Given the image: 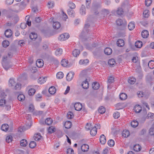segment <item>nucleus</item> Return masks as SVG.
I'll return each mask as SVG.
<instances>
[{
	"mask_svg": "<svg viewBox=\"0 0 154 154\" xmlns=\"http://www.w3.org/2000/svg\"><path fill=\"white\" fill-rule=\"evenodd\" d=\"M138 125V122L136 120H134L131 123V125L133 128L137 127Z\"/></svg>",
	"mask_w": 154,
	"mask_h": 154,
	"instance_id": "79ce46f5",
	"label": "nucleus"
},
{
	"mask_svg": "<svg viewBox=\"0 0 154 154\" xmlns=\"http://www.w3.org/2000/svg\"><path fill=\"white\" fill-rule=\"evenodd\" d=\"M29 37L31 39L35 40L37 38V35L36 33L32 32L30 34Z\"/></svg>",
	"mask_w": 154,
	"mask_h": 154,
	"instance_id": "9b49d317",
	"label": "nucleus"
},
{
	"mask_svg": "<svg viewBox=\"0 0 154 154\" xmlns=\"http://www.w3.org/2000/svg\"><path fill=\"white\" fill-rule=\"evenodd\" d=\"M114 82V78L112 76H110L109 77L108 79L107 83H108V86H107V88H111V86L110 85V84L113 83Z\"/></svg>",
	"mask_w": 154,
	"mask_h": 154,
	"instance_id": "20e7f679",
	"label": "nucleus"
},
{
	"mask_svg": "<svg viewBox=\"0 0 154 154\" xmlns=\"http://www.w3.org/2000/svg\"><path fill=\"white\" fill-rule=\"evenodd\" d=\"M116 23L118 25L121 26L123 24V21L122 20L119 19L116 20Z\"/></svg>",
	"mask_w": 154,
	"mask_h": 154,
	"instance_id": "052dcab7",
	"label": "nucleus"
},
{
	"mask_svg": "<svg viewBox=\"0 0 154 154\" xmlns=\"http://www.w3.org/2000/svg\"><path fill=\"white\" fill-rule=\"evenodd\" d=\"M80 53L79 50L75 49L72 52V54L74 56L77 57Z\"/></svg>",
	"mask_w": 154,
	"mask_h": 154,
	"instance_id": "72a5a7b5",
	"label": "nucleus"
},
{
	"mask_svg": "<svg viewBox=\"0 0 154 154\" xmlns=\"http://www.w3.org/2000/svg\"><path fill=\"white\" fill-rule=\"evenodd\" d=\"M14 87L15 89L19 90L20 89L21 85L17 83H16Z\"/></svg>",
	"mask_w": 154,
	"mask_h": 154,
	"instance_id": "6e6d98bb",
	"label": "nucleus"
},
{
	"mask_svg": "<svg viewBox=\"0 0 154 154\" xmlns=\"http://www.w3.org/2000/svg\"><path fill=\"white\" fill-rule=\"evenodd\" d=\"M72 125V123L69 121H67L64 124V126L66 128H70Z\"/></svg>",
	"mask_w": 154,
	"mask_h": 154,
	"instance_id": "393cba45",
	"label": "nucleus"
},
{
	"mask_svg": "<svg viewBox=\"0 0 154 154\" xmlns=\"http://www.w3.org/2000/svg\"><path fill=\"white\" fill-rule=\"evenodd\" d=\"M135 24L134 22H131L128 25V29L130 30H133L135 28Z\"/></svg>",
	"mask_w": 154,
	"mask_h": 154,
	"instance_id": "412c9836",
	"label": "nucleus"
},
{
	"mask_svg": "<svg viewBox=\"0 0 154 154\" xmlns=\"http://www.w3.org/2000/svg\"><path fill=\"white\" fill-rule=\"evenodd\" d=\"M117 45L119 47H122L125 44L124 41L122 39H119L117 42Z\"/></svg>",
	"mask_w": 154,
	"mask_h": 154,
	"instance_id": "f8f14e48",
	"label": "nucleus"
},
{
	"mask_svg": "<svg viewBox=\"0 0 154 154\" xmlns=\"http://www.w3.org/2000/svg\"><path fill=\"white\" fill-rule=\"evenodd\" d=\"M35 92V90L34 88L30 89L28 91V93L29 96L33 95Z\"/></svg>",
	"mask_w": 154,
	"mask_h": 154,
	"instance_id": "ea45409f",
	"label": "nucleus"
},
{
	"mask_svg": "<svg viewBox=\"0 0 154 154\" xmlns=\"http://www.w3.org/2000/svg\"><path fill=\"white\" fill-rule=\"evenodd\" d=\"M142 45V43L140 41H137L135 43V46L137 48H140Z\"/></svg>",
	"mask_w": 154,
	"mask_h": 154,
	"instance_id": "4c0bfd02",
	"label": "nucleus"
},
{
	"mask_svg": "<svg viewBox=\"0 0 154 154\" xmlns=\"http://www.w3.org/2000/svg\"><path fill=\"white\" fill-rule=\"evenodd\" d=\"M141 148V146L138 144H135L133 147L134 150L136 152H138L140 151Z\"/></svg>",
	"mask_w": 154,
	"mask_h": 154,
	"instance_id": "6ab92c4d",
	"label": "nucleus"
},
{
	"mask_svg": "<svg viewBox=\"0 0 154 154\" xmlns=\"http://www.w3.org/2000/svg\"><path fill=\"white\" fill-rule=\"evenodd\" d=\"M12 55L11 54H8L7 55H5L3 56L2 57L3 62H6L7 60L8 59V57H11Z\"/></svg>",
	"mask_w": 154,
	"mask_h": 154,
	"instance_id": "ddd939ff",
	"label": "nucleus"
},
{
	"mask_svg": "<svg viewBox=\"0 0 154 154\" xmlns=\"http://www.w3.org/2000/svg\"><path fill=\"white\" fill-rule=\"evenodd\" d=\"M36 64L37 66L40 68L43 66L44 63L42 60L39 59L36 61Z\"/></svg>",
	"mask_w": 154,
	"mask_h": 154,
	"instance_id": "a211bd4d",
	"label": "nucleus"
},
{
	"mask_svg": "<svg viewBox=\"0 0 154 154\" xmlns=\"http://www.w3.org/2000/svg\"><path fill=\"white\" fill-rule=\"evenodd\" d=\"M74 107L76 110L79 111L82 109V105L80 103H76L74 104Z\"/></svg>",
	"mask_w": 154,
	"mask_h": 154,
	"instance_id": "0eeeda50",
	"label": "nucleus"
},
{
	"mask_svg": "<svg viewBox=\"0 0 154 154\" xmlns=\"http://www.w3.org/2000/svg\"><path fill=\"white\" fill-rule=\"evenodd\" d=\"M119 113L118 112H115L113 114V117L115 119H118L120 116Z\"/></svg>",
	"mask_w": 154,
	"mask_h": 154,
	"instance_id": "bf43d9fd",
	"label": "nucleus"
},
{
	"mask_svg": "<svg viewBox=\"0 0 154 154\" xmlns=\"http://www.w3.org/2000/svg\"><path fill=\"white\" fill-rule=\"evenodd\" d=\"M68 15L70 16H72L74 13V11L72 9H69L67 11Z\"/></svg>",
	"mask_w": 154,
	"mask_h": 154,
	"instance_id": "338daca9",
	"label": "nucleus"
},
{
	"mask_svg": "<svg viewBox=\"0 0 154 154\" xmlns=\"http://www.w3.org/2000/svg\"><path fill=\"white\" fill-rule=\"evenodd\" d=\"M67 154H73L74 151L72 149L69 148L67 149Z\"/></svg>",
	"mask_w": 154,
	"mask_h": 154,
	"instance_id": "4d7b16f0",
	"label": "nucleus"
},
{
	"mask_svg": "<svg viewBox=\"0 0 154 154\" xmlns=\"http://www.w3.org/2000/svg\"><path fill=\"white\" fill-rule=\"evenodd\" d=\"M89 62V60L88 59H85V60H81L79 61V63L80 65L85 64L86 65Z\"/></svg>",
	"mask_w": 154,
	"mask_h": 154,
	"instance_id": "c9c22d12",
	"label": "nucleus"
},
{
	"mask_svg": "<svg viewBox=\"0 0 154 154\" xmlns=\"http://www.w3.org/2000/svg\"><path fill=\"white\" fill-rule=\"evenodd\" d=\"M108 63L110 66H113L116 64V61L114 59H111L109 60Z\"/></svg>",
	"mask_w": 154,
	"mask_h": 154,
	"instance_id": "b1692460",
	"label": "nucleus"
},
{
	"mask_svg": "<svg viewBox=\"0 0 154 154\" xmlns=\"http://www.w3.org/2000/svg\"><path fill=\"white\" fill-rule=\"evenodd\" d=\"M42 137L40 134L38 133L35 134L34 136V138L35 141H38L40 140Z\"/></svg>",
	"mask_w": 154,
	"mask_h": 154,
	"instance_id": "58836bf2",
	"label": "nucleus"
},
{
	"mask_svg": "<svg viewBox=\"0 0 154 154\" xmlns=\"http://www.w3.org/2000/svg\"><path fill=\"white\" fill-rule=\"evenodd\" d=\"M104 53L107 55H109L112 53V50L109 48H106L104 51Z\"/></svg>",
	"mask_w": 154,
	"mask_h": 154,
	"instance_id": "4468645a",
	"label": "nucleus"
},
{
	"mask_svg": "<svg viewBox=\"0 0 154 154\" xmlns=\"http://www.w3.org/2000/svg\"><path fill=\"white\" fill-rule=\"evenodd\" d=\"M55 129L53 126H51L48 129V132L49 133L51 134L55 131Z\"/></svg>",
	"mask_w": 154,
	"mask_h": 154,
	"instance_id": "09e8293b",
	"label": "nucleus"
},
{
	"mask_svg": "<svg viewBox=\"0 0 154 154\" xmlns=\"http://www.w3.org/2000/svg\"><path fill=\"white\" fill-rule=\"evenodd\" d=\"M46 78L40 77L38 79V82L40 84L44 83L46 82Z\"/></svg>",
	"mask_w": 154,
	"mask_h": 154,
	"instance_id": "c756f323",
	"label": "nucleus"
},
{
	"mask_svg": "<svg viewBox=\"0 0 154 154\" xmlns=\"http://www.w3.org/2000/svg\"><path fill=\"white\" fill-rule=\"evenodd\" d=\"M105 111V109L104 107L103 106H101L98 109L99 112L101 114L104 113Z\"/></svg>",
	"mask_w": 154,
	"mask_h": 154,
	"instance_id": "a19ab883",
	"label": "nucleus"
},
{
	"mask_svg": "<svg viewBox=\"0 0 154 154\" xmlns=\"http://www.w3.org/2000/svg\"><path fill=\"white\" fill-rule=\"evenodd\" d=\"M9 45V42L6 40L4 41L2 43V45L4 47L6 48L8 47Z\"/></svg>",
	"mask_w": 154,
	"mask_h": 154,
	"instance_id": "37998d69",
	"label": "nucleus"
},
{
	"mask_svg": "<svg viewBox=\"0 0 154 154\" xmlns=\"http://www.w3.org/2000/svg\"><path fill=\"white\" fill-rule=\"evenodd\" d=\"M134 110L136 113H139L141 111V107L139 105H136L134 108Z\"/></svg>",
	"mask_w": 154,
	"mask_h": 154,
	"instance_id": "cd10ccee",
	"label": "nucleus"
},
{
	"mask_svg": "<svg viewBox=\"0 0 154 154\" xmlns=\"http://www.w3.org/2000/svg\"><path fill=\"white\" fill-rule=\"evenodd\" d=\"M100 140L102 144H104L106 143V138L104 134L101 135L100 137Z\"/></svg>",
	"mask_w": 154,
	"mask_h": 154,
	"instance_id": "1a4fd4ad",
	"label": "nucleus"
},
{
	"mask_svg": "<svg viewBox=\"0 0 154 154\" xmlns=\"http://www.w3.org/2000/svg\"><path fill=\"white\" fill-rule=\"evenodd\" d=\"M141 35L144 38H147L149 35L148 32L147 30H143L141 33Z\"/></svg>",
	"mask_w": 154,
	"mask_h": 154,
	"instance_id": "dca6fc26",
	"label": "nucleus"
},
{
	"mask_svg": "<svg viewBox=\"0 0 154 154\" xmlns=\"http://www.w3.org/2000/svg\"><path fill=\"white\" fill-rule=\"evenodd\" d=\"M92 88L94 90H97L99 88V84L97 82H94L92 85Z\"/></svg>",
	"mask_w": 154,
	"mask_h": 154,
	"instance_id": "f704fd0d",
	"label": "nucleus"
},
{
	"mask_svg": "<svg viewBox=\"0 0 154 154\" xmlns=\"http://www.w3.org/2000/svg\"><path fill=\"white\" fill-rule=\"evenodd\" d=\"M49 92L51 94H54L56 91V89L55 87L51 86L49 89Z\"/></svg>",
	"mask_w": 154,
	"mask_h": 154,
	"instance_id": "aec40b11",
	"label": "nucleus"
},
{
	"mask_svg": "<svg viewBox=\"0 0 154 154\" xmlns=\"http://www.w3.org/2000/svg\"><path fill=\"white\" fill-rule=\"evenodd\" d=\"M18 99L20 101H23L25 99V97L23 94H20L17 97Z\"/></svg>",
	"mask_w": 154,
	"mask_h": 154,
	"instance_id": "49530a36",
	"label": "nucleus"
},
{
	"mask_svg": "<svg viewBox=\"0 0 154 154\" xmlns=\"http://www.w3.org/2000/svg\"><path fill=\"white\" fill-rule=\"evenodd\" d=\"M96 126H94L91 130L90 134L93 136H95L97 134V129L98 128H100V125L98 124L96 125Z\"/></svg>",
	"mask_w": 154,
	"mask_h": 154,
	"instance_id": "f257e3e1",
	"label": "nucleus"
},
{
	"mask_svg": "<svg viewBox=\"0 0 154 154\" xmlns=\"http://www.w3.org/2000/svg\"><path fill=\"white\" fill-rule=\"evenodd\" d=\"M74 115L71 112H69L67 113V117L68 119H71L73 118Z\"/></svg>",
	"mask_w": 154,
	"mask_h": 154,
	"instance_id": "8fccbe9b",
	"label": "nucleus"
},
{
	"mask_svg": "<svg viewBox=\"0 0 154 154\" xmlns=\"http://www.w3.org/2000/svg\"><path fill=\"white\" fill-rule=\"evenodd\" d=\"M136 80L135 78L133 77H130L128 80V82L130 84H133L135 83Z\"/></svg>",
	"mask_w": 154,
	"mask_h": 154,
	"instance_id": "473e14b6",
	"label": "nucleus"
},
{
	"mask_svg": "<svg viewBox=\"0 0 154 154\" xmlns=\"http://www.w3.org/2000/svg\"><path fill=\"white\" fill-rule=\"evenodd\" d=\"M16 82L13 79H10L9 80V85L10 86L14 87L15 85Z\"/></svg>",
	"mask_w": 154,
	"mask_h": 154,
	"instance_id": "2f4dec72",
	"label": "nucleus"
},
{
	"mask_svg": "<svg viewBox=\"0 0 154 154\" xmlns=\"http://www.w3.org/2000/svg\"><path fill=\"white\" fill-rule=\"evenodd\" d=\"M123 10L121 8H118L117 11V13L119 15L123 14Z\"/></svg>",
	"mask_w": 154,
	"mask_h": 154,
	"instance_id": "5fc2aeb1",
	"label": "nucleus"
},
{
	"mask_svg": "<svg viewBox=\"0 0 154 154\" xmlns=\"http://www.w3.org/2000/svg\"><path fill=\"white\" fill-rule=\"evenodd\" d=\"M80 12L82 15L85 14V6L83 5H82L81 7L80 10Z\"/></svg>",
	"mask_w": 154,
	"mask_h": 154,
	"instance_id": "bb28decb",
	"label": "nucleus"
},
{
	"mask_svg": "<svg viewBox=\"0 0 154 154\" xmlns=\"http://www.w3.org/2000/svg\"><path fill=\"white\" fill-rule=\"evenodd\" d=\"M27 140L25 139H23L20 141V145L22 146H26L27 145Z\"/></svg>",
	"mask_w": 154,
	"mask_h": 154,
	"instance_id": "7c9ffc66",
	"label": "nucleus"
},
{
	"mask_svg": "<svg viewBox=\"0 0 154 154\" xmlns=\"http://www.w3.org/2000/svg\"><path fill=\"white\" fill-rule=\"evenodd\" d=\"M60 23L58 22H54L53 24V27L55 29H58L60 27Z\"/></svg>",
	"mask_w": 154,
	"mask_h": 154,
	"instance_id": "f3484780",
	"label": "nucleus"
},
{
	"mask_svg": "<svg viewBox=\"0 0 154 154\" xmlns=\"http://www.w3.org/2000/svg\"><path fill=\"white\" fill-rule=\"evenodd\" d=\"M137 94L138 96L139 97H143L144 95V93L143 91H138L137 92Z\"/></svg>",
	"mask_w": 154,
	"mask_h": 154,
	"instance_id": "e2e57ef3",
	"label": "nucleus"
},
{
	"mask_svg": "<svg viewBox=\"0 0 154 154\" xmlns=\"http://www.w3.org/2000/svg\"><path fill=\"white\" fill-rule=\"evenodd\" d=\"M64 74L61 72H59L57 73L56 75L58 79H61L63 77Z\"/></svg>",
	"mask_w": 154,
	"mask_h": 154,
	"instance_id": "a18cd8bd",
	"label": "nucleus"
},
{
	"mask_svg": "<svg viewBox=\"0 0 154 154\" xmlns=\"http://www.w3.org/2000/svg\"><path fill=\"white\" fill-rule=\"evenodd\" d=\"M9 126L7 124H4L1 127L2 130L4 131H7L8 130Z\"/></svg>",
	"mask_w": 154,
	"mask_h": 154,
	"instance_id": "2eb2a0df",
	"label": "nucleus"
},
{
	"mask_svg": "<svg viewBox=\"0 0 154 154\" xmlns=\"http://www.w3.org/2000/svg\"><path fill=\"white\" fill-rule=\"evenodd\" d=\"M81 149L84 152H87L89 149V146L87 144H84L81 146Z\"/></svg>",
	"mask_w": 154,
	"mask_h": 154,
	"instance_id": "9d476101",
	"label": "nucleus"
},
{
	"mask_svg": "<svg viewBox=\"0 0 154 154\" xmlns=\"http://www.w3.org/2000/svg\"><path fill=\"white\" fill-rule=\"evenodd\" d=\"M143 14L144 17H147L149 16V14L148 13V11H145L143 12Z\"/></svg>",
	"mask_w": 154,
	"mask_h": 154,
	"instance_id": "774afa93",
	"label": "nucleus"
},
{
	"mask_svg": "<svg viewBox=\"0 0 154 154\" xmlns=\"http://www.w3.org/2000/svg\"><path fill=\"white\" fill-rule=\"evenodd\" d=\"M149 133L151 135H154V127H152L149 130Z\"/></svg>",
	"mask_w": 154,
	"mask_h": 154,
	"instance_id": "680f3d73",
	"label": "nucleus"
},
{
	"mask_svg": "<svg viewBox=\"0 0 154 154\" xmlns=\"http://www.w3.org/2000/svg\"><path fill=\"white\" fill-rule=\"evenodd\" d=\"M53 122L52 119L50 118H47L45 121V124L48 125H50Z\"/></svg>",
	"mask_w": 154,
	"mask_h": 154,
	"instance_id": "4be33fe9",
	"label": "nucleus"
},
{
	"mask_svg": "<svg viewBox=\"0 0 154 154\" xmlns=\"http://www.w3.org/2000/svg\"><path fill=\"white\" fill-rule=\"evenodd\" d=\"M120 99L122 100H125L127 98V94L125 93H122L119 95Z\"/></svg>",
	"mask_w": 154,
	"mask_h": 154,
	"instance_id": "5701e85b",
	"label": "nucleus"
},
{
	"mask_svg": "<svg viewBox=\"0 0 154 154\" xmlns=\"http://www.w3.org/2000/svg\"><path fill=\"white\" fill-rule=\"evenodd\" d=\"M89 79H86V80L83 82L82 84V88L85 89H87L88 88L89 86V84L88 82V80Z\"/></svg>",
	"mask_w": 154,
	"mask_h": 154,
	"instance_id": "423d86ee",
	"label": "nucleus"
},
{
	"mask_svg": "<svg viewBox=\"0 0 154 154\" xmlns=\"http://www.w3.org/2000/svg\"><path fill=\"white\" fill-rule=\"evenodd\" d=\"M148 66L150 69H153L154 68V61L150 60L148 63Z\"/></svg>",
	"mask_w": 154,
	"mask_h": 154,
	"instance_id": "e433bc0d",
	"label": "nucleus"
},
{
	"mask_svg": "<svg viewBox=\"0 0 154 154\" xmlns=\"http://www.w3.org/2000/svg\"><path fill=\"white\" fill-rule=\"evenodd\" d=\"M152 0H145V4L147 6H149L152 3Z\"/></svg>",
	"mask_w": 154,
	"mask_h": 154,
	"instance_id": "13d9d810",
	"label": "nucleus"
},
{
	"mask_svg": "<svg viewBox=\"0 0 154 154\" xmlns=\"http://www.w3.org/2000/svg\"><path fill=\"white\" fill-rule=\"evenodd\" d=\"M36 143L34 141L30 142L29 144V146L31 148H33L36 146Z\"/></svg>",
	"mask_w": 154,
	"mask_h": 154,
	"instance_id": "603ef678",
	"label": "nucleus"
},
{
	"mask_svg": "<svg viewBox=\"0 0 154 154\" xmlns=\"http://www.w3.org/2000/svg\"><path fill=\"white\" fill-rule=\"evenodd\" d=\"M62 49L60 48H58L55 51V54L57 56H60L62 54Z\"/></svg>",
	"mask_w": 154,
	"mask_h": 154,
	"instance_id": "a878e982",
	"label": "nucleus"
},
{
	"mask_svg": "<svg viewBox=\"0 0 154 154\" xmlns=\"http://www.w3.org/2000/svg\"><path fill=\"white\" fill-rule=\"evenodd\" d=\"M69 6L72 9L75 8V4L72 2H70L69 3Z\"/></svg>",
	"mask_w": 154,
	"mask_h": 154,
	"instance_id": "0e129e2a",
	"label": "nucleus"
},
{
	"mask_svg": "<svg viewBox=\"0 0 154 154\" xmlns=\"http://www.w3.org/2000/svg\"><path fill=\"white\" fill-rule=\"evenodd\" d=\"M13 140V137L11 135H8L6 137V141L8 143L11 142Z\"/></svg>",
	"mask_w": 154,
	"mask_h": 154,
	"instance_id": "de8ad7c7",
	"label": "nucleus"
},
{
	"mask_svg": "<svg viewBox=\"0 0 154 154\" xmlns=\"http://www.w3.org/2000/svg\"><path fill=\"white\" fill-rule=\"evenodd\" d=\"M129 132L127 130H124L122 133V136L125 137H128L129 135Z\"/></svg>",
	"mask_w": 154,
	"mask_h": 154,
	"instance_id": "c85d7f7f",
	"label": "nucleus"
},
{
	"mask_svg": "<svg viewBox=\"0 0 154 154\" xmlns=\"http://www.w3.org/2000/svg\"><path fill=\"white\" fill-rule=\"evenodd\" d=\"M74 74V73L73 72H69L66 75V80L68 81H71L73 77Z\"/></svg>",
	"mask_w": 154,
	"mask_h": 154,
	"instance_id": "39448f33",
	"label": "nucleus"
},
{
	"mask_svg": "<svg viewBox=\"0 0 154 154\" xmlns=\"http://www.w3.org/2000/svg\"><path fill=\"white\" fill-rule=\"evenodd\" d=\"M5 34L6 37L9 38L12 35V32L10 29H8L5 31Z\"/></svg>",
	"mask_w": 154,
	"mask_h": 154,
	"instance_id": "6e6552de",
	"label": "nucleus"
},
{
	"mask_svg": "<svg viewBox=\"0 0 154 154\" xmlns=\"http://www.w3.org/2000/svg\"><path fill=\"white\" fill-rule=\"evenodd\" d=\"M91 124L87 123L86 124L85 128L87 130H90L91 128Z\"/></svg>",
	"mask_w": 154,
	"mask_h": 154,
	"instance_id": "69168bd1",
	"label": "nucleus"
},
{
	"mask_svg": "<svg viewBox=\"0 0 154 154\" xmlns=\"http://www.w3.org/2000/svg\"><path fill=\"white\" fill-rule=\"evenodd\" d=\"M69 37V34L67 33H64L60 35L58 37V39L60 41H64L67 39Z\"/></svg>",
	"mask_w": 154,
	"mask_h": 154,
	"instance_id": "f03ea898",
	"label": "nucleus"
},
{
	"mask_svg": "<svg viewBox=\"0 0 154 154\" xmlns=\"http://www.w3.org/2000/svg\"><path fill=\"white\" fill-rule=\"evenodd\" d=\"M3 68L6 70H8L9 69L11 68V66L9 62H5L2 63Z\"/></svg>",
	"mask_w": 154,
	"mask_h": 154,
	"instance_id": "7ed1b4c3",
	"label": "nucleus"
},
{
	"mask_svg": "<svg viewBox=\"0 0 154 154\" xmlns=\"http://www.w3.org/2000/svg\"><path fill=\"white\" fill-rule=\"evenodd\" d=\"M61 63L62 66L66 67L67 66L68 61L66 59H63L61 61Z\"/></svg>",
	"mask_w": 154,
	"mask_h": 154,
	"instance_id": "c03bdc74",
	"label": "nucleus"
},
{
	"mask_svg": "<svg viewBox=\"0 0 154 154\" xmlns=\"http://www.w3.org/2000/svg\"><path fill=\"white\" fill-rule=\"evenodd\" d=\"M30 18V17L28 15L26 16L25 18V19H27V22L26 24L29 26H30L31 25V22L30 20L29 21V18Z\"/></svg>",
	"mask_w": 154,
	"mask_h": 154,
	"instance_id": "864d4df0",
	"label": "nucleus"
},
{
	"mask_svg": "<svg viewBox=\"0 0 154 154\" xmlns=\"http://www.w3.org/2000/svg\"><path fill=\"white\" fill-rule=\"evenodd\" d=\"M108 144L110 146H113L115 144V142L113 140L111 139L108 141Z\"/></svg>",
	"mask_w": 154,
	"mask_h": 154,
	"instance_id": "3c124183",
	"label": "nucleus"
}]
</instances>
